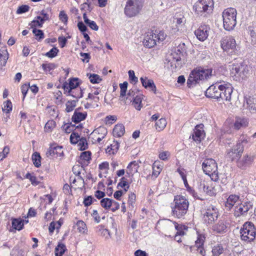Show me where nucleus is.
Instances as JSON below:
<instances>
[{
  "mask_svg": "<svg viewBox=\"0 0 256 256\" xmlns=\"http://www.w3.org/2000/svg\"><path fill=\"white\" fill-rule=\"evenodd\" d=\"M237 12L234 8H228L222 12L224 28L228 31L232 30L236 24Z\"/></svg>",
  "mask_w": 256,
  "mask_h": 256,
  "instance_id": "4",
  "label": "nucleus"
},
{
  "mask_svg": "<svg viewBox=\"0 0 256 256\" xmlns=\"http://www.w3.org/2000/svg\"><path fill=\"white\" fill-rule=\"evenodd\" d=\"M120 147V144L117 141H114L110 146L106 149V152L111 154H115L118 152Z\"/></svg>",
  "mask_w": 256,
  "mask_h": 256,
  "instance_id": "33",
  "label": "nucleus"
},
{
  "mask_svg": "<svg viewBox=\"0 0 256 256\" xmlns=\"http://www.w3.org/2000/svg\"><path fill=\"white\" fill-rule=\"evenodd\" d=\"M202 168L204 172L209 176L212 180L216 182L218 179L217 164L214 160H204L202 164Z\"/></svg>",
  "mask_w": 256,
  "mask_h": 256,
  "instance_id": "7",
  "label": "nucleus"
},
{
  "mask_svg": "<svg viewBox=\"0 0 256 256\" xmlns=\"http://www.w3.org/2000/svg\"><path fill=\"white\" fill-rule=\"evenodd\" d=\"M154 35V32L152 30L146 33L143 40V44L145 46L152 48L156 45L157 39H156Z\"/></svg>",
  "mask_w": 256,
  "mask_h": 256,
  "instance_id": "19",
  "label": "nucleus"
},
{
  "mask_svg": "<svg viewBox=\"0 0 256 256\" xmlns=\"http://www.w3.org/2000/svg\"><path fill=\"white\" fill-rule=\"evenodd\" d=\"M79 150L82 151L88 148L87 140L85 138H81V139L78 142Z\"/></svg>",
  "mask_w": 256,
  "mask_h": 256,
  "instance_id": "44",
  "label": "nucleus"
},
{
  "mask_svg": "<svg viewBox=\"0 0 256 256\" xmlns=\"http://www.w3.org/2000/svg\"><path fill=\"white\" fill-rule=\"evenodd\" d=\"M41 156L40 154L38 152H35L32 156V160L33 164L36 168H39L41 166Z\"/></svg>",
  "mask_w": 256,
  "mask_h": 256,
  "instance_id": "38",
  "label": "nucleus"
},
{
  "mask_svg": "<svg viewBox=\"0 0 256 256\" xmlns=\"http://www.w3.org/2000/svg\"><path fill=\"white\" fill-rule=\"evenodd\" d=\"M255 158L254 154L246 153L238 159L236 162V166L242 170H246L252 166Z\"/></svg>",
  "mask_w": 256,
  "mask_h": 256,
  "instance_id": "10",
  "label": "nucleus"
},
{
  "mask_svg": "<svg viewBox=\"0 0 256 256\" xmlns=\"http://www.w3.org/2000/svg\"><path fill=\"white\" fill-rule=\"evenodd\" d=\"M91 152L90 151H86L81 153L80 158L83 161L82 164H88L89 161L91 160Z\"/></svg>",
  "mask_w": 256,
  "mask_h": 256,
  "instance_id": "34",
  "label": "nucleus"
},
{
  "mask_svg": "<svg viewBox=\"0 0 256 256\" xmlns=\"http://www.w3.org/2000/svg\"><path fill=\"white\" fill-rule=\"evenodd\" d=\"M124 126L122 124H117L113 130V135L116 137H120L124 134Z\"/></svg>",
  "mask_w": 256,
  "mask_h": 256,
  "instance_id": "30",
  "label": "nucleus"
},
{
  "mask_svg": "<svg viewBox=\"0 0 256 256\" xmlns=\"http://www.w3.org/2000/svg\"><path fill=\"white\" fill-rule=\"evenodd\" d=\"M64 94L67 96H72L74 98H76L78 100L83 96V92L81 88L64 92Z\"/></svg>",
  "mask_w": 256,
  "mask_h": 256,
  "instance_id": "26",
  "label": "nucleus"
},
{
  "mask_svg": "<svg viewBox=\"0 0 256 256\" xmlns=\"http://www.w3.org/2000/svg\"><path fill=\"white\" fill-rule=\"evenodd\" d=\"M56 126V122L53 120H48L44 126V128L46 132H51Z\"/></svg>",
  "mask_w": 256,
  "mask_h": 256,
  "instance_id": "56",
  "label": "nucleus"
},
{
  "mask_svg": "<svg viewBox=\"0 0 256 256\" xmlns=\"http://www.w3.org/2000/svg\"><path fill=\"white\" fill-rule=\"evenodd\" d=\"M248 124V122L247 118L237 117L234 124V129L238 130L242 128L247 126Z\"/></svg>",
  "mask_w": 256,
  "mask_h": 256,
  "instance_id": "27",
  "label": "nucleus"
},
{
  "mask_svg": "<svg viewBox=\"0 0 256 256\" xmlns=\"http://www.w3.org/2000/svg\"><path fill=\"white\" fill-rule=\"evenodd\" d=\"M250 138L247 136H241L236 144H240L244 148V144L249 142Z\"/></svg>",
  "mask_w": 256,
  "mask_h": 256,
  "instance_id": "55",
  "label": "nucleus"
},
{
  "mask_svg": "<svg viewBox=\"0 0 256 256\" xmlns=\"http://www.w3.org/2000/svg\"><path fill=\"white\" fill-rule=\"evenodd\" d=\"M32 32L38 41H41L44 38V33L41 30L37 29L36 28H33Z\"/></svg>",
  "mask_w": 256,
  "mask_h": 256,
  "instance_id": "42",
  "label": "nucleus"
},
{
  "mask_svg": "<svg viewBox=\"0 0 256 256\" xmlns=\"http://www.w3.org/2000/svg\"><path fill=\"white\" fill-rule=\"evenodd\" d=\"M252 204L250 201H241L234 206V216L236 218L245 217L247 216L248 212L252 210Z\"/></svg>",
  "mask_w": 256,
  "mask_h": 256,
  "instance_id": "9",
  "label": "nucleus"
},
{
  "mask_svg": "<svg viewBox=\"0 0 256 256\" xmlns=\"http://www.w3.org/2000/svg\"><path fill=\"white\" fill-rule=\"evenodd\" d=\"M216 82L208 87L205 92V96L207 98L220 99L226 101H230L232 94L233 92V87L229 82H223L222 84Z\"/></svg>",
  "mask_w": 256,
  "mask_h": 256,
  "instance_id": "1",
  "label": "nucleus"
},
{
  "mask_svg": "<svg viewBox=\"0 0 256 256\" xmlns=\"http://www.w3.org/2000/svg\"><path fill=\"white\" fill-rule=\"evenodd\" d=\"M29 88H30L29 84H24L22 86L20 89H21V92H22V94L23 96L22 100H24Z\"/></svg>",
  "mask_w": 256,
  "mask_h": 256,
  "instance_id": "63",
  "label": "nucleus"
},
{
  "mask_svg": "<svg viewBox=\"0 0 256 256\" xmlns=\"http://www.w3.org/2000/svg\"><path fill=\"white\" fill-rule=\"evenodd\" d=\"M80 84L78 78H73L70 80L69 83L66 82L64 83L62 88L64 90V92H66L74 88H80Z\"/></svg>",
  "mask_w": 256,
  "mask_h": 256,
  "instance_id": "23",
  "label": "nucleus"
},
{
  "mask_svg": "<svg viewBox=\"0 0 256 256\" xmlns=\"http://www.w3.org/2000/svg\"><path fill=\"white\" fill-rule=\"evenodd\" d=\"M212 69H204L200 67L193 70L190 73L187 80L188 86L193 87L200 80L210 78L212 76Z\"/></svg>",
  "mask_w": 256,
  "mask_h": 256,
  "instance_id": "3",
  "label": "nucleus"
},
{
  "mask_svg": "<svg viewBox=\"0 0 256 256\" xmlns=\"http://www.w3.org/2000/svg\"><path fill=\"white\" fill-rule=\"evenodd\" d=\"M143 0H128L124 8V13L128 17L136 16L142 9Z\"/></svg>",
  "mask_w": 256,
  "mask_h": 256,
  "instance_id": "8",
  "label": "nucleus"
},
{
  "mask_svg": "<svg viewBox=\"0 0 256 256\" xmlns=\"http://www.w3.org/2000/svg\"><path fill=\"white\" fill-rule=\"evenodd\" d=\"M142 98L140 96H136L133 98L132 104L135 108L138 110H140L141 108Z\"/></svg>",
  "mask_w": 256,
  "mask_h": 256,
  "instance_id": "47",
  "label": "nucleus"
},
{
  "mask_svg": "<svg viewBox=\"0 0 256 256\" xmlns=\"http://www.w3.org/2000/svg\"><path fill=\"white\" fill-rule=\"evenodd\" d=\"M244 147L240 144H236L232 148L227 150L226 156L232 161L238 160L244 152Z\"/></svg>",
  "mask_w": 256,
  "mask_h": 256,
  "instance_id": "14",
  "label": "nucleus"
},
{
  "mask_svg": "<svg viewBox=\"0 0 256 256\" xmlns=\"http://www.w3.org/2000/svg\"><path fill=\"white\" fill-rule=\"evenodd\" d=\"M219 212L216 206L210 205L205 209L204 214V220L208 224H212L216 220L219 216Z\"/></svg>",
  "mask_w": 256,
  "mask_h": 256,
  "instance_id": "12",
  "label": "nucleus"
},
{
  "mask_svg": "<svg viewBox=\"0 0 256 256\" xmlns=\"http://www.w3.org/2000/svg\"><path fill=\"white\" fill-rule=\"evenodd\" d=\"M97 233L98 235L104 237L106 239L108 240L111 238V234L110 230L105 228L103 225H99L97 227Z\"/></svg>",
  "mask_w": 256,
  "mask_h": 256,
  "instance_id": "29",
  "label": "nucleus"
},
{
  "mask_svg": "<svg viewBox=\"0 0 256 256\" xmlns=\"http://www.w3.org/2000/svg\"><path fill=\"white\" fill-rule=\"evenodd\" d=\"M66 250V246L62 244H59L55 248V256H62Z\"/></svg>",
  "mask_w": 256,
  "mask_h": 256,
  "instance_id": "40",
  "label": "nucleus"
},
{
  "mask_svg": "<svg viewBox=\"0 0 256 256\" xmlns=\"http://www.w3.org/2000/svg\"><path fill=\"white\" fill-rule=\"evenodd\" d=\"M26 178L30 180L33 186H36L40 183V182L37 180L36 176L34 175L31 174L29 172L26 174Z\"/></svg>",
  "mask_w": 256,
  "mask_h": 256,
  "instance_id": "50",
  "label": "nucleus"
},
{
  "mask_svg": "<svg viewBox=\"0 0 256 256\" xmlns=\"http://www.w3.org/2000/svg\"><path fill=\"white\" fill-rule=\"evenodd\" d=\"M139 168L138 161H132L130 162L127 166L126 173L130 175H133L138 172Z\"/></svg>",
  "mask_w": 256,
  "mask_h": 256,
  "instance_id": "28",
  "label": "nucleus"
},
{
  "mask_svg": "<svg viewBox=\"0 0 256 256\" xmlns=\"http://www.w3.org/2000/svg\"><path fill=\"white\" fill-rule=\"evenodd\" d=\"M102 134V136H106L107 134V130L103 126H100L98 128L94 130L91 134L92 135L96 134Z\"/></svg>",
  "mask_w": 256,
  "mask_h": 256,
  "instance_id": "52",
  "label": "nucleus"
},
{
  "mask_svg": "<svg viewBox=\"0 0 256 256\" xmlns=\"http://www.w3.org/2000/svg\"><path fill=\"white\" fill-rule=\"evenodd\" d=\"M212 180H204L200 182L199 186L200 190H202L208 196H212L215 194V190L212 185Z\"/></svg>",
  "mask_w": 256,
  "mask_h": 256,
  "instance_id": "18",
  "label": "nucleus"
},
{
  "mask_svg": "<svg viewBox=\"0 0 256 256\" xmlns=\"http://www.w3.org/2000/svg\"><path fill=\"white\" fill-rule=\"evenodd\" d=\"M213 0H198L193 6V10L200 16H206L212 12L214 7Z\"/></svg>",
  "mask_w": 256,
  "mask_h": 256,
  "instance_id": "5",
  "label": "nucleus"
},
{
  "mask_svg": "<svg viewBox=\"0 0 256 256\" xmlns=\"http://www.w3.org/2000/svg\"><path fill=\"white\" fill-rule=\"evenodd\" d=\"M36 18L39 20L40 21H41L42 19H44V22L46 21L49 20V15L45 12L44 10H42L40 14V16H37Z\"/></svg>",
  "mask_w": 256,
  "mask_h": 256,
  "instance_id": "59",
  "label": "nucleus"
},
{
  "mask_svg": "<svg viewBox=\"0 0 256 256\" xmlns=\"http://www.w3.org/2000/svg\"><path fill=\"white\" fill-rule=\"evenodd\" d=\"M154 34V38L156 39H157L158 42H162L164 40L166 36V34L162 31L158 32L156 30Z\"/></svg>",
  "mask_w": 256,
  "mask_h": 256,
  "instance_id": "48",
  "label": "nucleus"
},
{
  "mask_svg": "<svg viewBox=\"0 0 256 256\" xmlns=\"http://www.w3.org/2000/svg\"><path fill=\"white\" fill-rule=\"evenodd\" d=\"M228 224L226 221L220 220L217 223L214 224L212 228L216 234H222L226 232Z\"/></svg>",
  "mask_w": 256,
  "mask_h": 256,
  "instance_id": "21",
  "label": "nucleus"
},
{
  "mask_svg": "<svg viewBox=\"0 0 256 256\" xmlns=\"http://www.w3.org/2000/svg\"><path fill=\"white\" fill-rule=\"evenodd\" d=\"M102 206L106 210L110 208L112 206V199L104 198L100 200Z\"/></svg>",
  "mask_w": 256,
  "mask_h": 256,
  "instance_id": "46",
  "label": "nucleus"
},
{
  "mask_svg": "<svg viewBox=\"0 0 256 256\" xmlns=\"http://www.w3.org/2000/svg\"><path fill=\"white\" fill-rule=\"evenodd\" d=\"M74 128L78 129H82L83 128V125L82 124H79L78 126H76L75 124H73L70 123V124H65L63 126V128L64 129L65 132L66 133H70V132L73 130Z\"/></svg>",
  "mask_w": 256,
  "mask_h": 256,
  "instance_id": "39",
  "label": "nucleus"
},
{
  "mask_svg": "<svg viewBox=\"0 0 256 256\" xmlns=\"http://www.w3.org/2000/svg\"><path fill=\"white\" fill-rule=\"evenodd\" d=\"M58 51L59 50L57 48L54 47L52 48L49 52L46 53L45 56L50 58H53L57 55Z\"/></svg>",
  "mask_w": 256,
  "mask_h": 256,
  "instance_id": "57",
  "label": "nucleus"
},
{
  "mask_svg": "<svg viewBox=\"0 0 256 256\" xmlns=\"http://www.w3.org/2000/svg\"><path fill=\"white\" fill-rule=\"evenodd\" d=\"M81 108H77L75 110L74 112L72 117V120L75 124H78L81 121L84 120L87 116V112H80Z\"/></svg>",
  "mask_w": 256,
  "mask_h": 256,
  "instance_id": "25",
  "label": "nucleus"
},
{
  "mask_svg": "<svg viewBox=\"0 0 256 256\" xmlns=\"http://www.w3.org/2000/svg\"><path fill=\"white\" fill-rule=\"evenodd\" d=\"M128 83L126 82H124L120 84V98H122L126 95V92L127 90Z\"/></svg>",
  "mask_w": 256,
  "mask_h": 256,
  "instance_id": "53",
  "label": "nucleus"
},
{
  "mask_svg": "<svg viewBox=\"0 0 256 256\" xmlns=\"http://www.w3.org/2000/svg\"><path fill=\"white\" fill-rule=\"evenodd\" d=\"M87 76L92 84H98L102 80V79L97 74H88Z\"/></svg>",
  "mask_w": 256,
  "mask_h": 256,
  "instance_id": "41",
  "label": "nucleus"
},
{
  "mask_svg": "<svg viewBox=\"0 0 256 256\" xmlns=\"http://www.w3.org/2000/svg\"><path fill=\"white\" fill-rule=\"evenodd\" d=\"M78 102V100H68L66 105V112H69L73 110L76 106V102Z\"/></svg>",
  "mask_w": 256,
  "mask_h": 256,
  "instance_id": "43",
  "label": "nucleus"
},
{
  "mask_svg": "<svg viewBox=\"0 0 256 256\" xmlns=\"http://www.w3.org/2000/svg\"><path fill=\"white\" fill-rule=\"evenodd\" d=\"M242 240L246 242H250L256 238V232L254 224L252 222H245L240 230Z\"/></svg>",
  "mask_w": 256,
  "mask_h": 256,
  "instance_id": "6",
  "label": "nucleus"
},
{
  "mask_svg": "<svg viewBox=\"0 0 256 256\" xmlns=\"http://www.w3.org/2000/svg\"><path fill=\"white\" fill-rule=\"evenodd\" d=\"M8 59V52L5 47L0 49V66H4L6 64Z\"/></svg>",
  "mask_w": 256,
  "mask_h": 256,
  "instance_id": "31",
  "label": "nucleus"
},
{
  "mask_svg": "<svg viewBox=\"0 0 256 256\" xmlns=\"http://www.w3.org/2000/svg\"><path fill=\"white\" fill-rule=\"evenodd\" d=\"M210 28L206 25L200 26L194 32L196 38L200 41H204L208 36V30Z\"/></svg>",
  "mask_w": 256,
  "mask_h": 256,
  "instance_id": "20",
  "label": "nucleus"
},
{
  "mask_svg": "<svg viewBox=\"0 0 256 256\" xmlns=\"http://www.w3.org/2000/svg\"><path fill=\"white\" fill-rule=\"evenodd\" d=\"M250 70V68L249 66L242 62L232 64V72L241 77L242 79H244L249 74Z\"/></svg>",
  "mask_w": 256,
  "mask_h": 256,
  "instance_id": "13",
  "label": "nucleus"
},
{
  "mask_svg": "<svg viewBox=\"0 0 256 256\" xmlns=\"http://www.w3.org/2000/svg\"><path fill=\"white\" fill-rule=\"evenodd\" d=\"M129 79L130 81V82H134V83H136L138 82V78L137 77L135 76L134 72L132 70H130L128 72Z\"/></svg>",
  "mask_w": 256,
  "mask_h": 256,
  "instance_id": "62",
  "label": "nucleus"
},
{
  "mask_svg": "<svg viewBox=\"0 0 256 256\" xmlns=\"http://www.w3.org/2000/svg\"><path fill=\"white\" fill-rule=\"evenodd\" d=\"M81 139L80 134L75 132H73L70 136V141L72 144H76L78 143L79 140Z\"/></svg>",
  "mask_w": 256,
  "mask_h": 256,
  "instance_id": "49",
  "label": "nucleus"
},
{
  "mask_svg": "<svg viewBox=\"0 0 256 256\" xmlns=\"http://www.w3.org/2000/svg\"><path fill=\"white\" fill-rule=\"evenodd\" d=\"M44 19H42L41 21H40L39 20L36 18L35 20H34L32 22V26L31 27L32 28H34V27L38 26L40 28H42V24L44 23Z\"/></svg>",
  "mask_w": 256,
  "mask_h": 256,
  "instance_id": "60",
  "label": "nucleus"
},
{
  "mask_svg": "<svg viewBox=\"0 0 256 256\" xmlns=\"http://www.w3.org/2000/svg\"><path fill=\"white\" fill-rule=\"evenodd\" d=\"M42 66L44 70L46 72H50L56 67V65L53 63L43 64Z\"/></svg>",
  "mask_w": 256,
  "mask_h": 256,
  "instance_id": "54",
  "label": "nucleus"
},
{
  "mask_svg": "<svg viewBox=\"0 0 256 256\" xmlns=\"http://www.w3.org/2000/svg\"><path fill=\"white\" fill-rule=\"evenodd\" d=\"M78 230L79 232L84 233L86 229V224L82 220H78L76 224Z\"/></svg>",
  "mask_w": 256,
  "mask_h": 256,
  "instance_id": "58",
  "label": "nucleus"
},
{
  "mask_svg": "<svg viewBox=\"0 0 256 256\" xmlns=\"http://www.w3.org/2000/svg\"><path fill=\"white\" fill-rule=\"evenodd\" d=\"M221 46L222 48L230 54H238L239 52L238 47L237 46L235 40L232 36H226L221 40Z\"/></svg>",
  "mask_w": 256,
  "mask_h": 256,
  "instance_id": "11",
  "label": "nucleus"
},
{
  "mask_svg": "<svg viewBox=\"0 0 256 256\" xmlns=\"http://www.w3.org/2000/svg\"><path fill=\"white\" fill-rule=\"evenodd\" d=\"M63 154L62 146L53 144L50 145L46 152V155L50 158H53L62 156H63Z\"/></svg>",
  "mask_w": 256,
  "mask_h": 256,
  "instance_id": "17",
  "label": "nucleus"
},
{
  "mask_svg": "<svg viewBox=\"0 0 256 256\" xmlns=\"http://www.w3.org/2000/svg\"><path fill=\"white\" fill-rule=\"evenodd\" d=\"M241 202L238 195L232 194L228 196L224 202V206L227 210H230L237 202Z\"/></svg>",
  "mask_w": 256,
  "mask_h": 256,
  "instance_id": "22",
  "label": "nucleus"
},
{
  "mask_svg": "<svg viewBox=\"0 0 256 256\" xmlns=\"http://www.w3.org/2000/svg\"><path fill=\"white\" fill-rule=\"evenodd\" d=\"M243 107L244 109L247 110L251 114H256V96L248 94L245 95Z\"/></svg>",
  "mask_w": 256,
  "mask_h": 256,
  "instance_id": "15",
  "label": "nucleus"
},
{
  "mask_svg": "<svg viewBox=\"0 0 256 256\" xmlns=\"http://www.w3.org/2000/svg\"><path fill=\"white\" fill-rule=\"evenodd\" d=\"M224 252V248L221 244H216L212 249L213 256H220Z\"/></svg>",
  "mask_w": 256,
  "mask_h": 256,
  "instance_id": "36",
  "label": "nucleus"
},
{
  "mask_svg": "<svg viewBox=\"0 0 256 256\" xmlns=\"http://www.w3.org/2000/svg\"><path fill=\"white\" fill-rule=\"evenodd\" d=\"M12 104L10 100H6L3 102L2 110L6 114H9L12 110Z\"/></svg>",
  "mask_w": 256,
  "mask_h": 256,
  "instance_id": "37",
  "label": "nucleus"
},
{
  "mask_svg": "<svg viewBox=\"0 0 256 256\" xmlns=\"http://www.w3.org/2000/svg\"><path fill=\"white\" fill-rule=\"evenodd\" d=\"M167 124L166 119L164 118H161L157 120L155 124L156 128L157 130L160 132L162 130Z\"/></svg>",
  "mask_w": 256,
  "mask_h": 256,
  "instance_id": "35",
  "label": "nucleus"
},
{
  "mask_svg": "<svg viewBox=\"0 0 256 256\" xmlns=\"http://www.w3.org/2000/svg\"><path fill=\"white\" fill-rule=\"evenodd\" d=\"M174 206L172 208V216L178 218H184L188 211L189 202L184 196L176 195L174 196Z\"/></svg>",
  "mask_w": 256,
  "mask_h": 256,
  "instance_id": "2",
  "label": "nucleus"
},
{
  "mask_svg": "<svg viewBox=\"0 0 256 256\" xmlns=\"http://www.w3.org/2000/svg\"><path fill=\"white\" fill-rule=\"evenodd\" d=\"M174 226L176 229L177 230V232L175 235V240H176L178 242H182L181 240H177V237H178L180 236L184 235V232L182 230V226H180V225L176 222H174Z\"/></svg>",
  "mask_w": 256,
  "mask_h": 256,
  "instance_id": "45",
  "label": "nucleus"
},
{
  "mask_svg": "<svg viewBox=\"0 0 256 256\" xmlns=\"http://www.w3.org/2000/svg\"><path fill=\"white\" fill-rule=\"evenodd\" d=\"M204 125L202 124H197L194 130L193 134L190 136L196 142H200L205 137V132L204 130Z\"/></svg>",
  "mask_w": 256,
  "mask_h": 256,
  "instance_id": "16",
  "label": "nucleus"
},
{
  "mask_svg": "<svg viewBox=\"0 0 256 256\" xmlns=\"http://www.w3.org/2000/svg\"><path fill=\"white\" fill-rule=\"evenodd\" d=\"M28 220H23L20 218H17V230H20L23 229L24 224H28Z\"/></svg>",
  "mask_w": 256,
  "mask_h": 256,
  "instance_id": "51",
  "label": "nucleus"
},
{
  "mask_svg": "<svg viewBox=\"0 0 256 256\" xmlns=\"http://www.w3.org/2000/svg\"><path fill=\"white\" fill-rule=\"evenodd\" d=\"M197 238L195 241V245L194 246H191L190 247V249L191 251L192 248H194L195 246H203L204 244V242L206 240V236L204 234H200L198 232H197Z\"/></svg>",
  "mask_w": 256,
  "mask_h": 256,
  "instance_id": "32",
  "label": "nucleus"
},
{
  "mask_svg": "<svg viewBox=\"0 0 256 256\" xmlns=\"http://www.w3.org/2000/svg\"><path fill=\"white\" fill-rule=\"evenodd\" d=\"M30 8L28 5H22L17 9V14H21L26 12L29 10Z\"/></svg>",
  "mask_w": 256,
  "mask_h": 256,
  "instance_id": "61",
  "label": "nucleus"
},
{
  "mask_svg": "<svg viewBox=\"0 0 256 256\" xmlns=\"http://www.w3.org/2000/svg\"><path fill=\"white\" fill-rule=\"evenodd\" d=\"M60 20L64 24H66L68 20V16L64 11H60L59 14Z\"/></svg>",
  "mask_w": 256,
  "mask_h": 256,
  "instance_id": "64",
  "label": "nucleus"
},
{
  "mask_svg": "<svg viewBox=\"0 0 256 256\" xmlns=\"http://www.w3.org/2000/svg\"><path fill=\"white\" fill-rule=\"evenodd\" d=\"M140 80L142 86L144 88L150 89L154 94H156V88L152 80L149 79L148 77L144 76L141 77Z\"/></svg>",
  "mask_w": 256,
  "mask_h": 256,
  "instance_id": "24",
  "label": "nucleus"
}]
</instances>
